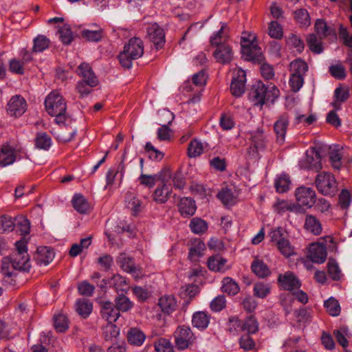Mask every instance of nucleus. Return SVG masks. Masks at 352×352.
<instances>
[{
    "label": "nucleus",
    "instance_id": "nucleus-1",
    "mask_svg": "<svg viewBox=\"0 0 352 352\" xmlns=\"http://www.w3.org/2000/svg\"><path fill=\"white\" fill-rule=\"evenodd\" d=\"M250 96L256 105L271 104L278 98L279 90L272 83L265 85L262 82L258 81L252 86Z\"/></svg>",
    "mask_w": 352,
    "mask_h": 352
},
{
    "label": "nucleus",
    "instance_id": "nucleus-2",
    "mask_svg": "<svg viewBox=\"0 0 352 352\" xmlns=\"http://www.w3.org/2000/svg\"><path fill=\"white\" fill-rule=\"evenodd\" d=\"M45 106L47 112L55 117L54 121L58 124L66 121L67 104L64 98L57 91H51L45 98Z\"/></svg>",
    "mask_w": 352,
    "mask_h": 352
},
{
    "label": "nucleus",
    "instance_id": "nucleus-3",
    "mask_svg": "<svg viewBox=\"0 0 352 352\" xmlns=\"http://www.w3.org/2000/svg\"><path fill=\"white\" fill-rule=\"evenodd\" d=\"M143 53L144 46L142 40L137 37L131 38L120 53L119 61L123 67L129 69L132 66L133 60L140 58Z\"/></svg>",
    "mask_w": 352,
    "mask_h": 352
},
{
    "label": "nucleus",
    "instance_id": "nucleus-4",
    "mask_svg": "<svg viewBox=\"0 0 352 352\" xmlns=\"http://www.w3.org/2000/svg\"><path fill=\"white\" fill-rule=\"evenodd\" d=\"M28 241L24 239L15 243L16 252L10 256L12 267L19 271L28 272L30 269V258L28 254Z\"/></svg>",
    "mask_w": 352,
    "mask_h": 352
},
{
    "label": "nucleus",
    "instance_id": "nucleus-5",
    "mask_svg": "<svg viewBox=\"0 0 352 352\" xmlns=\"http://www.w3.org/2000/svg\"><path fill=\"white\" fill-rule=\"evenodd\" d=\"M242 56L246 60L254 62H259L263 59L262 52L258 47L254 35L241 37V41Z\"/></svg>",
    "mask_w": 352,
    "mask_h": 352
},
{
    "label": "nucleus",
    "instance_id": "nucleus-6",
    "mask_svg": "<svg viewBox=\"0 0 352 352\" xmlns=\"http://www.w3.org/2000/svg\"><path fill=\"white\" fill-rule=\"evenodd\" d=\"M298 165L302 169L319 171L322 168L320 152L315 148H310L306 151L305 156L299 161Z\"/></svg>",
    "mask_w": 352,
    "mask_h": 352
},
{
    "label": "nucleus",
    "instance_id": "nucleus-7",
    "mask_svg": "<svg viewBox=\"0 0 352 352\" xmlns=\"http://www.w3.org/2000/svg\"><path fill=\"white\" fill-rule=\"evenodd\" d=\"M316 185L318 190L324 195H331L336 192V179L329 173H322L317 175Z\"/></svg>",
    "mask_w": 352,
    "mask_h": 352
},
{
    "label": "nucleus",
    "instance_id": "nucleus-8",
    "mask_svg": "<svg viewBox=\"0 0 352 352\" xmlns=\"http://www.w3.org/2000/svg\"><path fill=\"white\" fill-rule=\"evenodd\" d=\"M295 197L297 204L307 209L311 208L316 203L315 190L307 186H301L296 189Z\"/></svg>",
    "mask_w": 352,
    "mask_h": 352
},
{
    "label": "nucleus",
    "instance_id": "nucleus-9",
    "mask_svg": "<svg viewBox=\"0 0 352 352\" xmlns=\"http://www.w3.org/2000/svg\"><path fill=\"white\" fill-rule=\"evenodd\" d=\"M246 72L241 68H236L234 71V76L230 85V90L236 97L243 94L245 90Z\"/></svg>",
    "mask_w": 352,
    "mask_h": 352
},
{
    "label": "nucleus",
    "instance_id": "nucleus-10",
    "mask_svg": "<svg viewBox=\"0 0 352 352\" xmlns=\"http://www.w3.org/2000/svg\"><path fill=\"white\" fill-rule=\"evenodd\" d=\"M249 139L251 140L250 154L256 157L258 152L263 151L265 147V137L263 129L258 128L255 131H250Z\"/></svg>",
    "mask_w": 352,
    "mask_h": 352
},
{
    "label": "nucleus",
    "instance_id": "nucleus-11",
    "mask_svg": "<svg viewBox=\"0 0 352 352\" xmlns=\"http://www.w3.org/2000/svg\"><path fill=\"white\" fill-rule=\"evenodd\" d=\"M175 344L180 350L187 349L193 340V333L189 327H179L175 332Z\"/></svg>",
    "mask_w": 352,
    "mask_h": 352
},
{
    "label": "nucleus",
    "instance_id": "nucleus-12",
    "mask_svg": "<svg viewBox=\"0 0 352 352\" xmlns=\"http://www.w3.org/2000/svg\"><path fill=\"white\" fill-rule=\"evenodd\" d=\"M327 256V248L323 243H314L309 245L307 256L312 262L322 264L326 261Z\"/></svg>",
    "mask_w": 352,
    "mask_h": 352
},
{
    "label": "nucleus",
    "instance_id": "nucleus-13",
    "mask_svg": "<svg viewBox=\"0 0 352 352\" xmlns=\"http://www.w3.org/2000/svg\"><path fill=\"white\" fill-rule=\"evenodd\" d=\"M147 36L157 50L161 49L165 43L164 31L156 23L149 25L147 28Z\"/></svg>",
    "mask_w": 352,
    "mask_h": 352
},
{
    "label": "nucleus",
    "instance_id": "nucleus-14",
    "mask_svg": "<svg viewBox=\"0 0 352 352\" xmlns=\"http://www.w3.org/2000/svg\"><path fill=\"white\" fill-rule=\"evenodd\" d=\"M278 281L281 288L289 292L299 289L301 286L300 280L293 272L289 271L280 274L278 278Z\"/></svg>",
    "mask_w": 352,
    "mask_h": 352
},
{
    "label": "nucleus",
    "instance_id": "nucleus-15",
    "mask_svg": "<svg viewBox=\"0 0 352 352\" xmlns=\"http://www.w3.org/2000/svg\"><path fill=\"white\" fill-rule=\"evenodd\" d=\"M172 192L171 186L163 181L162 184L155 189L152 194V199L157 204H165L171 197Z\"/></svg>",
    "mask_w": 352,
    "mask_h": 352
},
{
    "label": "nucleus",
    "instance_id": "nucleus-16",
    "mask_svg": "<svg viewBox=\"0 0 352 352\" xmlns=\"http://www.w3.org/2000/svg\"><path fill=\"white\" fill-rule=\"evenodd\" d=\"M27 109V104L23 98L16 95L12 96L8 103V112L12 116H20Z\"/></svg>",
    "mask_w": 352,
    "mask_h": 352
},
{
    "label": "nucleus",
    "instance_id": "nucleus-17",
    "mask_svg": "<svg viewBox=\"0 0 352 352\" xmlns=\"http://www.w3.org/2000/svg\"><path fill=\"white\" fill-rule=\"evenodd\" d=\"M120 267L126 272L131 274L135 278H140L143 276L140 269L137 268L133 261L125 254H121L118 257Z\"/></svg>",
    "mask_w": 352,
    "mask_h": 352
},
{
    "label": "nucleus",
    "instance_id": "nucleus-18",
    "mask_svg": "<svg viewBox=\"0 0 352 352\" xmlns=\"http://www.w3.org/2000/svg\"><path fill=\"white\" fill-rule=\"evenodd\" d=\"M77 73L82 78V80L86 81L90 87L98 85V79L88 63H81L78 67Z\"/></svg>",
    "mask_w": 352,
    "mask_h": 352
},
{
    "label": "nucleus",
    "instance_id": "nucleus-19",
    "mask_svg": "<svg viewBox=\"0 0 352 352\" xmlns=\"http://www.w3.org/2000/svg\"><path fill=\"white\" fill-rule=\"evenodd\" d=\"M213 54L216 60L221 64L229 63L233 58L232 50L227 43L218 45Z\"/></svg>",
    "mask_w": 352,
    "mask_h": 352
},
{
    "label": "nucleus",
    "instance_id": "nucleus-20",
    "mask_svg": "<svg viewBox=\"0 0 352 352\" xmlns=\"http://www.w3.org/2000/svg\"><path fill=\"white\" fill-rule=\"evenodd\" d=\"M124 173V165L122 163L109 168L106 175L107 185L105 188L115 184L116 182H118V185H120L123 179Z\"/></svg>",
    "mask_w": 352,
    "mask_h": 352
},
{
    "label": "nucleus",
    "instance_id": "nucleus-21",
    "mask_svg": "<svg viewBox=\"0 0 352 352\" xmlns=\"http://www.w3.org/2000/svg\"><path fill=\"white\" fill-rule=\"evenodd\" d=\"M16 161L15 148L10 144H3L0 150V166L5 167Z\"/></svg>",
    "mask_w": 352,
    "mask_h": 352
},
{
    "label": "nucleus",
    "instance_id": "nucleus-22",
    "mask_svg": "<svg viewBox=\"0 0 352 352\" xmlns=\"http://www.w3.org/2000/svg\"><path fill=\"white\" fill-rule=\"evenodd\" d=\"M54 256V252L50 247L41 246L36 250L34 259L40 265H47L52 261Z\"/></svg>",
    "mask_w": 352,
    "mask_h": 352
},
{
    "label": "nucleus",
    "instance_id": "nucleus-23",
    "mask_svg": "<svg viewBox=\"0 0 352 352\" xmlns=\"http://www.w3.org/2000/svg\"><path fill=\"white\" fill-rule=\"evenodd\" d=\"M289 118L286 114L280 116L274 124V129L277 136V141L280 144H283L285 142Z\"/></svg>",
    "mask_w": 352,
    "mask_h": 352
},
{
    "label": "nucleus",
    "instance_id": "nucleus-24",
    "mask_svg": "<svg viewBox=\"0 0 352 352\" xmlns=\"http://www.w3.org/2000/svg\"><path fill=\"white\" fill-rule=\"evenodd\" d=\"M101 314L109 323L115 322L120 317V311L114 306L113 302L105 301L102 302Z\"/></svg>",
    "mask_w": 352,
    "mask_h": 352
},
{
    "label": "nucleus",
    "instance_id": "nucleus-25",
    "mask_svg": "<svg viewBox=\"0 0 352 352\" xmlns=\"http://www.w3.org/2000/svg\"><path fill=\"white\" fill-rule=\"evenodd\" d=\"M227 263V259L221 256L214 255L208 258V267L211 271L223 273L230 268Z\"/></svg>",
    "mask_w": 352,
    "mask_h": 352
},
{
    "label": "nucleus",
    "instance_id": "nucleus-26",
    "mask_svg": "<svg viewBox=\"0 0 352 352\" xmlns=\"http://www.w3.org/2000/svg\"><path fill=\"white\" fill-rule=\"evenodd\" d=\"M102 283L103 284L100 285L101 287L109 285V287H113L118 292L120 291L124 292L128 288L126 278L120 274L113 275L109 280L103 279Z\"/></svg>",
    "mask_w": 352,
    "mask_h": 352
},
{
    "label": "nucleus",
    "instance_id": "nucleus-27",
    "mask_svg": "<svg viewBox=\"0 0 352 352\" xmlns=\"http://www.w3.org/2000/svg\"><path fill=\"white\" fill-rule=\"evenodd\" d=\"M196 204L193 199L188 197H183L179 203V210L184 217L192 216L196 212Z\"/></svg>",
    "mask_w": 352,
    "mask_h": 352
},
{
    "label": "nucleus",
    "instance_id": "nucleus-28",
    "mask_svg": "<svg viewBox=\"0 0 352 352\" xmlns=\"http://www.w3.org/2000/svg\"><path fill=\"white\" fill-rule=\"evenodd\" d=\"M217 197L226 206H232L237 201V194L231 188H223L217 194Z\"/></svg>",
    "mask_w": 352,
    "mask_h": 352
},
{
    "label": "nucleus",
    "instance_id": "nucleus-29",
    "mask_svg": "<svg viewBox=\"0 0 352 352\" xmlns=\"http://www.w3.org/2000/svg\"><path fill=\"white\" fill-rule=\"evenodd\" d=\"M12 267V261L11 257H4L2 259L1 273L4 276L3 282L5 283L12 284L14 281L13 277L15 276V271Z\"/></svg>",
    "mask_w": 352,
    "mask_h": 352
},
{
    "label": "nucleus",
    "instance_id": "nucleus-30",
    "mask_svg": "<svg viewBox=\"0 0 352 352\" xmlns=\"http://www.w3.org/2000/svg\"><path fill=\"white\" fill-rule=\"evenodd\" d=\"M127 340L131 344L140 346L144 342L146 335L140 329L132 327L128 330Z\"/></svg>",
    "mask_w": 352,
    "mask_h": 352
},
{
    "label": "nucleus",
    "instance_id": "nucleus-31",
    "mask_svg": "<svg viewBox=\"0 0 352 352\" xmlns=\"http://www.w3.org/2000/svg\"><path fill=\"white\" fill-rule=\"evenodd\" d=\"M158 305L163 312L170 314L175 310L177 301L173 296L165 295L159 299Z\"/></svg>",
    "mask_w": 352,
    "mask_h": 352
},
{
    "label": "nucleus",
    "instance_id": "nucleus-32",
    "mask_svg": "<svg viewBox=\"0 0 352 352\" xmlns=\"http://www.w3.org/2000/svg\"><path fill=\"white\" fill-rule=\"evenodd\" d=\"M75 309L81 317L86 318L91 314L93 310V305L89 300L81 298L76 300Z\"/></svg>",
    "mask_w": 352,
    "mask_h": 352
},
{
    "label": "nucleus",
    "instance_id": "nucleus-33",
    "mask_svg": "<svg viewBox=\"0 0 352 352\" xmlns=\"http://www.w3.org/2000/svg\"><path fill=\"white\" fill-rule=\"evenodd\" d=\"M210 322V316L204 311H197L192 316V323L194 327L204 330Z\"/></svg>",
    "mask_w": 352,
    "mask_h": 352
},
{
    "label": "nucleus",
    "instance_id": "nucleus-34",
    "mask_svg": "<svg viewBox=\"0 0 352 352\" xmlns=\"http://www.w3.org/2000/svg\"><path fill=\"white\" fill-rule=\"evenodd\" d=\"M305 229L314 235L321 233L322 228L320 221L314 215L308 214L305 218Z\"/></svg>",
    "mask_w": 352,
    "mask_h": 352
},
{
    "label": "nucleus",
    "instance_id": "nucleus-35",
    "mask_svg": "<svg viewBox=\"0 0 352 352\" xmlns=\"http://www.w3.org/2000/svg\"><path fill=\"white\" fill-rule=\"evenodd\" d=\"M205 250V243L200 239L196 240L189 250L188 258L192 261H197L204 254Z\"/></svg>",
    "mask_w": 352,
    "mask_h": 352
},
{
    "label": "nucleus",
    "instance_id": "nucleus-36",
    "mask_svg": "<svg viewBox=\"0 0 352 352\" xmlns=\"http://www.w3.org/2000/svg\"><path fill=\"white\" fill-rule=\"evenodd\" d=\"M333 335L337 342L344 348L348 346V339L352 337V334L350 333L349 328L346 326H342L336 329L333 332Z\"/></svg>",
    "mask_w": 352,
    "mask_h": 352
},
{
    "label": "nucleus",
    "instance_id": "nucleus-37",
    "mask_svg": "<svg viewBox=\"0 0 352 352\" xmlns=\"http://www.w3.org/2000/svg\"><path fill=\"white\" fill-rule=\"evenodd\" d=\"M251 268L253 273L258 278H263L270 274L268 266L261 260H254L251 265Z\"/></svg>",
    "mask_w": 352,
    "mask_h": 352
},
{
    "label": "nucleus",
    "instance_id": "nucleus-38",
    "mask_svg": "<svg viewBox=\"0 0 352 352\" xmlns=\"http://www.w3.org/2000/svg\"><path fill=\"white\" fill-rule=\"evenodd\" d=\"M189 228L192 233L201 235L206 232L208 225L201 218L195 217L190 220Z\"/></svg>",
    "mask_w": 352,
    "mask_h": 352
},
{
    "label": "nucleus",
    "instance_id": "nucleus-39",
    "mask_svg": "<svg viewBox=\"0 0 352 352\" xmlns=\"http://www.w3.org/2000/svg\"><path fill=\"white\" fill-rule=\"evenodd\" d=\"M72 204L75 210L81 214H85L89 209V204L87 199L80 194L74 195Z\"/></svg>",
    "mask_w": 352,
    "mask_h": 352
},
{
    "label": "nucleus",
    "instance_id": "nucleus-40",
    "mask_svg": "<svg viewBox=\"0 0 352 352\" xmlns=\"http://www.w3.org/2000/svg\"><path fill=\"white\" fill-rule=\"evenodd\" d=\"M291 181L289 176L285 173L277 175L275 179V188L277 192L283 193L287 192L290 186Z\"/></svg>",
    "mask_w": 352,
    "mask_h": 352
},
{
    "label": "nucleus",
    "instance_id": "nucleus-41",
    "mask_svg": "<svg viewBox=\"0 0 352 352\" xmlns=\"http://www.w3.org/2000/svg\"><path fill=\"white\" fill-rule=\"evenodd\" d=\"M228 38L227 25L222 23L221 28L210 36V43L212 45H221Z\"/></svg>",
    "mask_w": 352,
    "mask_h": 352
},
{
    "label": "nucleus",
    "instance_id": "nucleus-42",
    "mask_svg": "<svg viewBox=\"0 0 352 352\" xmlns=\"http://www.w3.org/2000/svg\"><path fill=\"white\" fill-rule=\"evenodd\" d=\"M222 291L229 295H236L240 290L238 283L230 277H226L222 280Z\"/></svg>",
    "mask_w": 352,
    "mask_h": 352
},
{
    "label": "nucleus",
    "instance_id": "nucleus-43",
    "mask_svg": "<svg viewBox=\"0 0 352 352\" xmlns=\"http://www.w3.org/2000/svg\"><path fill=\"white\" fill-rule=\"evenodd\" d=\"M58 34L61 42L65 45H69L74 39L73 32L68 24H63L62 26H57Z\"/></svg>",
    "mask_w": 352,
    "mask_h": 352
},
{
    "label": "nucleus",
    "instance_id": "nucleus-44",
    "mask_svg": "<svg viewBox=\"0 0 352 352\" xmlns=\"http://www.w3.org/2000/svg\"><path fill=\"white\" fill-rule=\"evenodd\" d=\"M91 244L90 236L82 239L79 243H74L69 250V255L73 257L78 256L85 249H87Z\"/></svg>",
    "mask_w": 352,
    "mask_h": 352
},
{
    "label": "nucleus",
    "instance_id": "nucleus-45",
    "mask_svg": "<svg viewBox=\"0 0 352 352\" xmlns=\"http://www.w3.org/2000/svg\"><path fill=\"white\" fill-rule=\"evenodd\" d=\"M241 327L242 331L254 334L258 330V323L254 316H250L241 321Z\"/></svg>",
    "mask_w": 352,
    "mask_h": 352
},
{
    "label": "nucleus",
    "instance_id": "nucleus-46",
    "mask_svg": "<svg viewBox=\"0 0 352 352\" xmlns=\"http://www.w3.org/2000/svg\"><path fill=\"white\" fill-rule=\"evenodd\" d=\"M120 335V329L113 323H108L103 329V336L106 341L114 342Z\"/></svg>",
    "mask_w": 352,
    "mask_h": 352
},
{
    "label": "nucleus",
    "instance_id": "nucleus-47",
    "mask_svg": "<svg viewBox=\"0 0 352 352\" xmlns=\"http://www.w3.org/2000/svg\"><path fill=\"white\" fill-rule=\"evenodd\" d=\"M274 210L278 213L287 211L297 212L298 207L287 200H277L274 205Z\"/></svg>",
    "mask_w": 352,
    "mask_h": 352
},
{
    "label": "nucleus",
    "instance_id": "nucleus-48",
    "mask_svg": "<svg viewBox=\"0 0 352 352\" xmlns=\"http://www.w3.org/2000/svg\"><path fill=\"white\" fill-rule=\"evenodd\" d=\"M320 38H318L314 34H310L307 38V45L311 52L315 54H321L323 52V47Z\"/></svg>",
    "mask_w": 352,
    "mask_h": 352
},
{
    "label": "nucleus",
    "instance_id": "nucleus-49",
    "mask_svg": "<svg viewBox=\"0 0 352 352\" xmlns=\"http://www.w3.org/2000/svg\"><path fill=\"white\" fill-rule=\"evenodd\" d=\"M204 152V144L203 143L195 139L191 141L188 147V155L189 157L193 158L201 155Z\"/></svg>",
    "mask_w": 352,
    "mask_h": 352
},
{
    "label": "nucleus",
    "instance_id": "nucleus-50",
    "mask_svg": "<svg viewBox=\"0 0 352 352\" xmlns=\"http://www.w3.org/2000/svg\"><path fill=\"white\" fill-rule=\"evenodd\" d=\"M116 307L120 311L126 312L130 310L133 306V303L130 300V299L124 294H119L116 298Z\"/></svg>",
    "mask_w": 352,
    "mask_h": 352
},
{
    "label": "nucleus",
    "instance_id": "nucleus-51",
    "mask_svg": "<svg viewBox=\"0 0 352 352\" xmlns=\"http://www.w3.org/2000/svg\"><path fill=\"white\" fill-rule=\"evenodd\" d=\"M290 69L292 74L304 76L308 70V65L304 60L296 59L291 63Z\"/></svg>",
    "mask_w": 352,
    "mask_h": 352
},
{
    "label": "nucleus",
    "instance_id": "nucleus-52",
    "mask_svg": "<svg viewBox=\"0 0 352 352\" xmlns=\"http://www.w3.org/2000/svg\"><path fill=\"white\" fill-rule=\"evenodd\" d=\"M327 311L332 316H337L340 313V306L338 301L333 297H330L324 302Z\"/></svg>",
    "mask_w": 352,
    "mask_h": 352
},
{
    "label": "nucleus",
    "instance_id": "nucleus-53",
    "mask_svg": "<svg viewBox=\"0 0 352 352\" xmlns=\"http://www.w3.org/2000/svg\"><path fill=\"white\" fill-rule=\"evenodd\" d=\"M54 325L55 329L58 332L65 331L68 327V319L65 314H58L54 317Z\"/></svg>",
    "mask_w": 352,
    "mask_h": 352
},
{
    "label": "nucleus",
    "instance_id": "nucleus-54",
    "mask_svg": "<svg viewBox=\"0 0 352 352\" xmlns=\"http://www.w3.org/2000/svg\"><path fill=\"white\" fill-rule=\"evenodd\" d=\"M15 226H16L17 228L20 231L21 235L23 236L21 240L24 239L25 241H28V240L25 238V236H27L30 233V221L24 217H19L16 219Z\"/></svg>",
    "mask_w": 352,
    "mask_h": 352
},
{
    "label": "nucleus",
    "instance_id": "nucleus-55",
    "mask_svg": "<svg viewBox=\"0 0 352 352\" xmlns=\"http://www.w3.org/2000/svg\"><path fill=\"white\" fill-rule=\"evenodd\" d=\"M36 146L38 148L47 151L52 146V139L45 133H39L36 138Z\"/></svg>",
    "mask_w": 352,
    "mask_h": 352
},
{
    "label": "nucleus",
    "instance_id": "nucleus-56",
    "mask_svg": "<svg viewBox=\"0 0 352 352\" xmlns=\"http://www.w3.org/2000/svg\"><path fill=\"white\" fill-rule=\"evenodd\" d=\"M280 252L285 257H289L295 254L294 247L291 245L289 240L283 239L278 241L276 245Z\"/></svg>",
    "mask_w": 352,
    "mask_h": 352
},
{
    "label": "nucleus",
    "instance_id": "nucleus-57",
    "mask_svg": "<svg viewBox=\"0 0 352 352\" xmlns=\"http://www.w3.org/2000/svg\"><path fill=\"white\" fill-rule=\"evenodd\" d=\"M125 201L126 203V206L130 208L133 214H137L140 210L141 204L139 199H138L133 193L128 192L126 194Z\"/></svg>",
    "mask_w": 352,
    "mask_h": 352
},
{
    "label": "nucleus",
    "instance_id": "nucleus-58",
    "mask_svg": "<svg viewBox=\"0 0 352 352\" xmlns=\"http://www.w3.org/2000/svg\"><path fill=\"white\" fill-rule=\"evenodd\" d=\"M50 40L44 35H38L34 39L33 51L41 52L49 47Z\"/></svg>",
    "mask_w": 352,
    "mask_h": 352
},
{
    "label": "nucleus",
    "instance_id": "nucleus-59",
    "mask_svg": "<svg viewBox=\"0 0 352 352\" xmlns=\"http://www.w3.org/2000/svg\"><path fill=\"white\" fill-rule=\"evenodd\" d=\"M14 227L15 223L12 217L6 215L0 216V233L11 232Z\"/></svg>",
    "mask_w": 352,
    "mask_h": 352
},
{
    "label": "nucleus",
    "instance_id": "nucleus-60",
    "mask_svg": "<svg viewBox=\"0 0 352 352\" xmlns=\"http://www.w3.org/2000/svg\"><path fill=\"white\" fill-rule=\"evenodd\" d=\"M253 291L255 296L264 298L270 293L271 288L268 284L258 282L254 284Z\"/></svg>",
    "mask_w": 352,
    "mask_h": 352
},
{
    "label": "nucleus",
    "instance_id": "nucleus-61",
    "mask_svg": "<svg viewBox=\"0 0 352 352\" xmlns=\"http://www.w3.org/2000/svg\"><path fill=\"white\" fill-rule=\"evenodd\" d=\"M334 96L336 101L333 103V106L338 110L340 103L344 102L349 97V91L342 87H337L334 91Z\"/></svg>",
    "mask_w": 352,
    "mask_h": 352
},
{
    "label": "nucleus",
    "instance_id": "nucleus-62",
    "mask_svg": "<svg viewBox=\"0 0 352 352\" xmlns=\"http://www.w3.org/2000/svg\"><path fill=\"white\" fill-rule=\"evenodd\" d=\"M295 19L303 27H308L311 24V19L308 12L305 9H300L295 12Z\"/></svg>",
    "mask_w": 352,
    "mask_h": 352
},
{
    "label": "nucleus",
    "instance_id": "nucleus-63",
    "mask_svg": "<svg viewBox=\"0 0 352 352\" xmlns=\"http://www.w3.org/2000/svg\"><path fill=\"white\" fill-rule=\"evenodd\" d=\"M156 352H173V346L170 341L166 338H160L155 343Z\"/></svg>",
    "mask_w": 352,
    "mask_h": 352
},
{
    "label": "nucleus",
    "instance_id": "nucleus-64",
    "mask_svg": "<svg viewBox=\"0 0 352 352\" xmlns=\"http://www.w3.org/2000/svg\"><path fill=\"white\" fill-rule=\"evenodd\" d=\"M314 28L320 39H322L329 34V28L326 22L322 19H318L316 21Z\"/></svg>",
    "mask_w": 352,
    "mask_h": 352
}]
</instances>
